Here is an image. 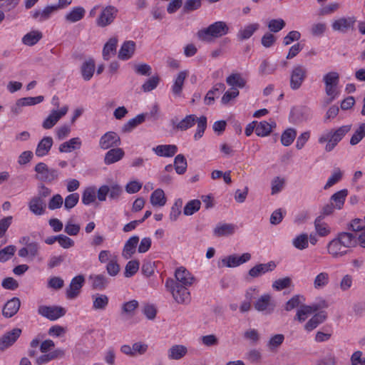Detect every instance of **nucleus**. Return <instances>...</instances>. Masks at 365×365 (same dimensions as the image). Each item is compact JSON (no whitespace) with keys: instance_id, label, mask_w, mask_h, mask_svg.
Segmentation results:
<instances>
[{"instance_id":"nucleus-17","label":"nucleus","mask_w":365,"mask_h":365,"mask_svg":"<svg viewBox=\"0 0 365 365\" xmlns=\"http://www.w3.org/2000/svg\"><path fill=\"white\" fill-rule=\"evenodd\" d=\"M88 282L92 289L103 291L110 284V279L103 274H93L88 277Z\"/></svg>"},{"instance_id":"nucleus-33","label":"nucleus","mask_w":365,"mask_h":365,"mask_svg":"<svg viewBox=\"0 0 365 365\" xmlns=\"http://www.w3.org/2000/svg\"><path fill=\"white\" fill-rule=\"evenodd\" d=\"M139 242V237L136 235L130 237L125 243L123 250V256L125 259H129L135 252L136 246Z\"/></svg>"},{"instance_id":"nucleus-4","label":"nucleus","mask_w":365,"mask_h":365,"mask_svg":"<svg viewBox=\"0 0 365 365\" xmlns=\"http://www.w3.org/2000/svg\"><path fill=\"white\" fill-rule=\"evenodd\" d=\"M307 76V70L302 64L293 66L289 76V87L292 91L299 90Z\"/></svg>"},{"instance_id":"nucleus-8","label":"nucleus","mask_w":365,"mask_h":365,"mask_svg":"<svg viewBox=\"0 0 365 365\" xmlns=\"http://www.w3.org/2000/svg\"><path fill=\"white\" fill-rule=\"evenodd\" d=\"M275 307V302L269 294L262 295L254 303L255 309L257 312H262L264 314H272L274 312Z\"/></svg>"},{"instance_id":"nucleus-6","label":"nucleus","mask_w":365,"mask_h":365,"mask_svg":"<svg viewBox=\"0 0 365 365\" xmlns=\"http://www.w3.org/2000/svg\"><path fill=\"white\" fill-rule=\"evenodd\" d=\"M123 192L121 187L118 184H113L110 186L104 185L101 186L97 191V197L99 201L106 200L108 195L111 200H118Z\"/></svg>"},{"instance_id":"nucleus-41","label":"nucleus","mask_w":365,"mask_h":365,"mask_svg":"<svg viewBox=\"0 0 365 365\" xmlns=\"http://www.w3.org/2000/svg\"><path fill=\"white\" fill-rule=\"evenodd\" d=\"M347 195V189L341 190L331 195L330 197V202L334 204L336 209L341 210L344 204Z\"/></svg>"},{"instance_id":"nucleus-63","label":"nucleus","mask_w":365,"mask_h":365,"mask_svg":"<svg viewBox=\"0 0 365 365\" xmlns=\"http://www.w3.org/2000/svg\"><path fill=\"white\" fill-rule=\"evenodd\" d=\"M79 200V195L76 192L72 193L66 196L64 200V207L67 210H70L74 207Z\"/></svg>"},{"instance_id":"nucleus-47","label":"nucleus","mask_w":365,"mask_h":365,"mask_svg":"<svg viewBox=\"0 0 365 365\" xmlns=\"http://www.w3.org/2000/svg\"><path fill=\"white\" fill-rule=\"evenodd\" d=\"M150 202L153 206H164L166 203L165 193L162 189L155 190L150 195Z\"/></svg>"},{"instance_id":"nucleus-14","label":"nucleus","mask_w":365,"mask_h":365,"mask_svg":"<svg viewBox=\"0 0 365 365\" xmlns=\"http://www.w3.org/2000/svg\"><path fill=\"white\" fill-rule=\"evenodd\" d=\"M68 110V106H64L60 110H52L48 117L43 120L42 126L44 129L53 128L57 122L63 117Z\"/></svg>"},{"instance_id":"nucleus-62","label":"nucleus","mask_w":365,"mask_h":365,"mask_svg":"<svg viewBox=\"0 0 365 365\" xmlns=\"http://www.w3.org/2000/svg\"><path fill=\"white\" fill-rule=\"evenodd\" d=\"M341 178H342L341 171L339 168L335 169L334 170V172L332 173L331 175L328 178V180H327L326 185H324V188L325 190H327V189L331 187V186H333L334 185L337 183L339 181H340Z\"/></svg>"},{"instance_id":"nucleus-34","label":"nucleus","mask_w":365,"mask_h":365,"mask_svg":"<svg viewBox=\"0 0 365 365\" xmlns=\"http://www.w3.org/2000/svg\"><path fill=\"white\" fill-rule=\"evenodd\" d=\"M187 349L185 346L175 344L172 346L168 351V356L171 360H179L186 355Z\"/></svg>"},{"instance_id":"nucleus-46","label":"nucleus","mask_w":365,"mask_h":365,"mask_svg":"<svg viewBox=\"0 0 365 365\" xmlns=\"http://www.w3.org/2000/svg\"><path fill=\"white\" fill-rule=\"evenodd\" d=\"M259 29L258 24H252L246 26L240 29L237 33V38L240 40H245L250 38L253 34Z\"/></svg>"},{"instance_id":"nucleus-56","label":"nucleus","mask_w":365,"mask_h":365,"mask_svg":"<svg viewBox=\"0 0 365 365\" xmlns=\"http://www.w3.org/2000/svg\"><path fill=\"white\" fill-rule=\"evenodd\" d=\"M325 86H337L339 83V74L336 71H330L323 76Z\"/></svg>"},{"instance_id":"nucleus-2","label":"nucleus","mask_w":365,"mask_h":365,"mask_svg":"<svg viewBox=\"0 0 365 365\" xmlns=\"http://www.w3.org/2000/svg\"><path fill=\"white\" fill-rule=\"evenodd\" d=\"M230 28L225 21H216L197 32L198 38L204 41H211L213 38H220L229 33Z\"/></svg>"},{"instance_id":"nucleus-39","label":"nucleus","mask_w":365,"mask_h":365,"mask_svg":"<svg viewBox=\"0 0 365 365\" xmlns=\"http://www.w3.org/2000/svg\"><path fill=\"white\" fill-rule=\"evenodd\" d=\"M83 78L88 81L93 77L95 71V61L89 58L83 63L81 68Z\"/></svg>"},{"instance_id":"nucleus-7","label":"nucleus","mask_w":365,"mask_h":365,"mask_svg":"<svg viewBox=\"0 0 365 365\" xmlns=\"http://www.w3.org/2000/svg\"><path fill=\"white\" fill-rule=\"evenodd\" d=\"M327 307L328 304L324 299L311 305H301L300 308L297 312L295 319L302 322L306 319L307 314L318 312L322 309L327 308Z\"/></svg>"},{"instance_id":"nucleus-32","label":"nucleus","mask_w":365,"mask_h":365,"mask_svg":"<svg viewBox=\"0 0 365 365\" xmlns=\"http://www.w3.org/2000/svg\"><path fill=\"white\" fill-rule=\"evenodd\" d=\"M327 317V312L320 311L315 314L305 324L304 328L307 331H310L317 327L318 325L324 322Z\"/></svg>"},{"instance_id":"nucleus-49","label":"nucleus","mask_w":365,"mask_h":365,"mask_svg":"<svg viewBox=\"0 0 365 365\" xmlns=\"http://www.w3.org/2000/svg\"><path fill=\"white\" fill-rule=\"evenodd\" d=\"M42 38V34L38 31H32L26 34L22 38V42L26 46L35 45Z\"/></svg>"},{"instance_id":"nucleus-48","label":"nucleus","mask_w":365,"mask_h":365,"mask_svg":"<svg viewBox=\"0 0 365 365\" xmlns=\"http://www.w3.org/2000/svg\"><path fill=\"white\" fill-rule=\"evenodd\" d=\"M187 167V160L182 154H178L174 159V168L175 172L182 175L186 172Z\"/></svg>"},{"instance_id":"nucleus-22","label":"nucleus","mask_w":365,"mask_h":365,"mask_svg":"<svg viewBox=\"0 0 365 365\" xmlns=\"http://www.w3.org/2000/svg\"><path fill=\"white\" fill-rule=\"evenodd\" d=\"M196 121V115L194 114L187 115L180 122H178L177 119H172L171 124L173 128L185 131L191 127H192Z\"/></svg>"},{"instance_id":"nucleus-1","label":"nucleus","mask_w":365,"mask_h":365,"mask_svg":"<svg viewBox=\"0 0 365 365\" xmlns=\"http://www.w3.org/2000/svg\"><path fill=\"white\" fill-rule=\"evenodd\" d=\"M351 125H342L336 130H330L324 133L319 138L320 143H327L325 147L327 152L331 151L344 136L350 131Z\"/></svg>"},{"instance_id":"nucleus-13","label":"nucleus","mask_w":365,"mask_h":365,"mask_svg":"<svg viewBox=\"0 0 365 365\" xmlns=\"http://www.w3.org/2000/svg\"><path fill=\"white\" fill-rule=\"evenodd\" d=\"M85 282V277L82 274L74 277L66 289V294L68 299H76L80 294L81 289Z\"/></svg>"},{"instance_id":"nucleus-24","label":"nucleus","mask_w":365,"mask_h":365,"mask_svg":"<svg viewBox=\"0 0 365 365\" xmlns=\"http://www.w3.org/2000/svg\"><path fill=\"white\" fill-rule=\"evenodd\" d=\"M135 50V43L133 41H126L122 44L118 57L122 61L128 60L134 54Z\"/></svg>"},{"instance_id":"nucleus-26","label":"nucleus","mask_w":365,"mask_h":365,"mask_svg":"<svg viewBox=\"0 0 365 365\" xmlns=\"http://www.w3.org/2000/svg\"><path fill=\"white\" fill-rule=\"evenodd\" d=\"M275 267L276 264L272 261L265 264H259L250 269L249 275L251 277H258L269 271H272Z\"/></svg>"},{"instance_id":"nucleus-51","label":"nucleus","mask_w":365,"mask_h":365,"mask_svg":"<svg viewBox=\"0 0 365 365\" xmlns=\"http://www.w3.org/2000/svg\"><path fill=\"white\" fill-rule=\"evenodd\" d=\"M329 282V275L327 272H323L318 274L314 279V287L317 289L324 288Z\"/></svg>"},{"instance_id":"nucleus-11","label":"nucleus","mask_w":365,"mask_h":365,"mask_svg":"<svg viewBox=\"0 0 365 365\" xmlns=\"http://www.w3.org/2000/svg\"><path fill=\"white\" fill-rule=\"evenodd\" d=\"M356 21L354 16L341 17L332 22L331 28L334 31L345 34L349 30L354 29Z\"/></svg>"},{"instance_id":"nucleus-28","label":"nucleus","mask_w":365,"mask_h":365,"mask_svg":"<svg viewBox=\"0 0 365 365\" xmlns=\"http://www.w3.org/2000/svg\"><path fill=\"white\" fill-rule=\"evenodd\" d=\"M118 41V40L116 37H112L105 43L102 51L103 58L105 61H108L111 57L115 56Z\"/></svg>"},{"instance_id":"nucleus-20","label":"nucleus","mask_w":365,"mask_h":365,"mask_svg":"<svg viewBox=\"0 0 365 365\" xmlns=\"http://www.w3.org/2000/svg\"><path fill=\"white\" fill-rule=\"evenodd\" d=\"M139 306L137 300L133 299L124 302L121 305L120 315L122 319L127 320L133 318L135 314V311Z\"/></svg>"},{"instance_id":"nucleus-23","label":"nucleus","mask_w":365,"mask_h":365,"mask_svg":"<svg viewBox=\"0 0 365 365\" xmlns=\"http://www.w3.org/2000/svg\"><path fill=\"white\" fill-rule=\"evenodd\" d=\"M21 301L18 297H13L9 300L4 305L2 314L6 318L14 316L19 310Z\"/></svg>"},{"instance_id":"nucleus-31","label":"nucleus","mask_w":365,"mask_h":365,"mask_svg":"<svg viewBox=\"0 0 365 365\" xmlns=\"http://www.w3.org/2000/svg\"><path fill=\"white\" fill-rule=\"evenodd\" d=\"M53 145L51 137H43L38 143L35 153L38 157H43L47 155Z\"/></svg>"},{"instance_id":"nucleus-50","label":"nucleus","mask_w":365,"mask_h":365,"mask_svg":"<svg viewBox=\"0 0 365 365\" xmlns=\"http://www.w3.org/2000/svg\"><path fill=\"white\" fill-rule=\"evenodd\" d=\"M227 83L230 86H235L242 88L245 87L246 81L241 76L240 73H232L226 79Z\"/></svg>"},{"instance_id":"nucleus-61","label":"nucleus","mask_w":365,"mask_h":365,"mask_svg":"<svg viewBox=\"0 0 365 365\" xmlns=\"http://www.w3.org/2000/svg\"><path fill=\"white\" fill-rule=\"evenodd\" d=\"M284 340V336L282 334H277L272 336L268 341L267 346L269 350L274 351L279 348Z\"/></svg>"},{"instance_id":"nucleus-36","label":"nucleus","mask_w":365,"mask_h":365,"mask_svg":"<svg viewBox=\"0 0 365 365\" xmlns=\"http://www.w3.org/2000/svg\"><path fill=\"white\" fill-rule=\"evenodd\" d=\"M188 76L187 71H182L178 74L174 83L172 86V92L176 96H180L184 84L185 78Z\"/></svg>"},{"instance_id":"nucleus-40","label":"nucleus","mask_w":365,"mask_h":365,"mask_svg":"<svg viewBox=\"0 0 365 365\" xmlns=\"http://www.w3.org/2000/svg\"><path fill=\"white\" fill-rule=\"evenodd\" d=\"M225 86L222 83H216L211 90H210L205 98V103L207 105H211L215 101V96H218L220 93L224 91Z\"/></svg>"},{"instance_id":"nucleus-57","label":"nucleus","mask_w":365,"mask_h":365,"mask_svg":"<svg viewBox=\"0 0 365 365\" xmlns=\"http://www.w3.org/2000/svg\"><path fill=\"white\" fill-rule=\"evenodd\" d=\"M96 199V192L94 187H87L82 195V202L86 205H90L95 202Z\"/></svg>"},{"instance_id":"nucleus-54","label":"nucleus","mask_w":365,"mask_h":365,"mask_svg":"<svg viewBox=\"0 0 365 365\" xmlns=\"http://www.w3.org/2000/svg\"><path fill=\"white\" fill-rule=\"evenodd\" d=\"M197 126L196 132L194 135L195 140H197L202 138L203 133L207 128V118L204 115L200 118L196 117V121Z\"/></svg>"},{"instance_id":"nucleus-35","label":"nucleus","mask_w":365,"mask_h":365,"mask_svg":"<svg viewBox=\"0 0 365 365\" xmlns=\"http://www.w3.org/2000/svg\"><path fill=\"white\" fill-rule=\"evenodd\" d=\"M93 309L94 310H105L108 305V297L104 294H95L92 295Z\"/></svg>"},{"instance_id":"nucleus-5","label":"nucleus","mask_w":365,"mask_h":365,"mask_svg":"<svg viewBox=\"0 0 365 365\" xmlns=\"http://www.w3.org/2000/svg\"><path fill=\"white\" fill-rule=\"evenodd\" d=\"M36 173V179L46 182H51L58 178V170L49 168L44 163H38L34 167Z\"/></svg>"},{"instance_id":"nucleus-15","label":"nucleus","mask_w":365,"mask_h":365,"mask_svg":"<svg viewBox=\"0 0 365 365\" xmlns=\"http://www.w3.org/2000/svg\"><path fill=\"white\" fill-rule=\"evenodd\" d=\"M174 282L178 285L190 287L195 280L193 275L185 267H180L175 272Z\"/></svg>"},{"instance_id":"nucleus-37","label":"nucleus","mask_w":365,"mask_h":365,"mask_svg":"<svg viewBox=\"0 0 365 365\" xmlns=\"http://www.w3.org/2000/svg\"><path fill=\"white\" fill-rule=\"evenodd\" d=\"M275 127L276 123L274 121L272 120L270 123H269L265 120H263L257 123V125L255 126V133L258 136H267L272 132V129Z\"/></svg>"},{"instance_id":"nucleus-25","label":"nucleus","mask_w":365,"mask_h":365,"mask_svg":"<svg viewBox=\"0 0 365 365\" xmlns=\"http://www.w3.org/2000/svg\"><path fill=\"white\" fill-rule=\"evenodd\" d=\"M336 237L346 250L357 246L356 235L349 232H341L337 234Z\"/></svg>"},{"instance_id":"nucleus-59","label":"nucleus","mask_w":365,"mask_h":365,"mask_svg":"<svg viewBox=\"0 0 365 365\" xmlns=\"http://www.w3.org/2000/svg\"><path fill=\"white\" fill-rule=\"evenodd\" d=\"M140 263L138 260L129 261L125 267L124 275L125 277L133 276L139 269Z\"/></svg>"},{"instance_id":"nucleus-45","label":"nucleus","mask_w":365,"mask_h":365,"mask_svg":"<svg viewBox=\"0 0 365 365\" xmlns=\"http://www.w3.org/2000/svg\"><path fill=\"white\" fill-rule=\"evenodd\" d=\"M81 141L79 138H73L68 141L64 142L59 146L61 153H71L72 150L79 148Z\"/></svg>"},{"instance_id":"nucleus-3","label":"nucleus","mask_w":365,"mask_h":365,"mask_svg":"<svg viewBox=\"0 0 365 365\" xmlns=\"http://www.w3.org/2000/svg\"><path fill=\"white\" fill-rule=\"evenodd\" d=\"M165 286L177 303L184 304L190 303V294L188 291V287L178 285L174 282V279L171 278L166 279Z\"/></svg>"},{"instance_id":"nucleus-19","label":"nucleus","mask_w":365,"mask_h":365,"mask_svg":"<svg viewBox=\"0 0 365 365\" xmlns=\"http://www.w3.org/2000/svg\"><path fill=\"white\" fill-rule=\"evenodd\" d=\"M66 351L63 349H56L49 353H44L36 359V365H43L53 360L63 359L65 356Z\"/></svg>"},{"instance_id":"nucleus-52","label":"nucleus","mask_w":365,"mask_h":365,"mask_svg":"<svg viewBox=\"0 0 365 365\" xmlns=\"http://www.w3.org/2000/svg\"><path fill=\"white\" fill-rule=\"evenodd\" d=\"M292 245L295 248L299 250H303L307 248L309 246V237L307 234L302 233L297 236L293 239Z\"/></svg>"},{"instance_id":"nucleus-18","label":"nucleus","mask_w":365,"mask_h":365,"mask_svg":"<svg viewBox=\"0 0 365 365\" xmlns=\"http://www.w3.org/2000/svg\"><path fill=\"white\" fill-rule=\"evenodd\" d=\"M327 252L333 258L341 257L349 252V250H346L345 247H343L342 244H341L336 237L327 244Z\"/></svg>"},{"instance_id":"nucleus-9","label":"nucleus","mask_w":365,"mask_h":365,"mask_svg":"<svg viewBox=\"0 0 365 365\" xmlns=\"http://www.w3.org/2000/svg\"><path fill=\"white\" fill-rule=\"evenodd\" d=\"M38 313L51 321H54L64 316L66 309L61 307L41 305L38 307Z\"/></svg>"},{"instance_id":"nucleus-27","label":"nucleus","mask_w":365,"mask_h":365,"mask_svg":"<svg viewBox=\"0 0 365 365\" xmlns=\"http://www.w3.org/2000/svg\"><path fill=\"white\" fill-rule=\"evenodd\" d=\"M125 155L124 150L120 148L110 149L105 155L104 163L110 165L120 160Z\"/></svg>"},{"instance_id":"nucleus-60","label":"nucleus","mask_w":365,"mask_h":365,"mask_svg":"<svg viewBox=\"0 0 365 365\" xmlns=\"http://www.w3.org/2000/svg\"><path fill=\"white\" fill-rule=\"evenodd\" d=\"M16 247L14 245H9L0 250V262H5L11 259L15 252Z\"/></svg>"},{"instance_id":"nucleus-64","label":"nucleus","mask_w":365,"mask_h":365,"mask_svg":"<svg viewBox=\"0 0 365 365\" xmlns=\"http://www.w3.org/2000/svg\"><path fill=\"white\" fill-rule=\"evenodd\" d=\"M267 26L271 32L277 33L285 26V22L282 19H272L268 23Z\"/></svg>"},{"instance_id":"nucleus-30","label":"nucleus","mask_w":365,"mask_h":365,"mask_svg":"<svg viewBox=\"0 0 365 365\" xmlns=\"http://www.w3.org/2000/svg\"><path fill=\"white\" fill-rule=\"evenodd\" d=\"M153 152L158 156L173 157L178 152L175 145H160L153 148Z\"/></svg>"},{"instance_id":"nucleus-38","label":"nucleus","mask_w":365,"mask_h":365,"mask_svg":"<svg viewBox=\"0 0 365 365\" xmlns=\"http://www.w3.org/2000/svg\"><path fill=\"white\" fill-rule=\"evenodd\" d=\"M236 229L233 224L223 223L218 224L213 230L214 235L217 237L228 236L232 235Z\"/></svg>"},{"instance_id":"nucleus-58","label":"nucleus","mask_w":365,"mask_h":365,"mask_svg":"<svg viewBox=\"0 0 365 365\" xmlns=\"http://www.w3.org/2000/svg\"><path fill=\"white\" fill-rule=\"evenodd\" d=\"M365 137V123H361L350 139V144L355 145Z\"/></svg>"},{"instance_id":"nucleus-16","label":"nucleus","mask_w":365,"mask_h":365,"mask_svg":"<svg viewBox=\"0 0 365 365\" xmlns=\"http://www.w3.org/2000/svg\"><path fill=\"white\" fill-rule=\"evenodd\" d=\"M21 334V329L14 328L6 332L0 338V350L4 351L12 346L19 339Z\"/></svg>"},{"instance_id":"nucleus-42","label":"nucleus","mask_w":365,"mask_h":365,"mask_svg":"<svg viewBox=\"0 0 365 365\" xmlns=\"http://www.w3.org/2000/svg\"><path fill=\"white\" fill-rule=\"evenodd\" d=\"M147 113H141L137 115L135 118L130 119L122 127V131L123 133H128L133 130L138 125L143 123L145 120Z\"/></svg>"},{"instance_id":"nucleus-55","label":"nucleus","mask_w":365,"mask_h":365,"mask_svg":"<svg viewBox=\"0 0 365 365\" xmlns=\"http://www.w3.org/2000/svg\"><path fill=\"white\" fill-rule=\"evenodd\" d=\"M201 205L199 200H192L189 201L184 207L183 213L185 215L190 216L197 212Z\"/></svg>"},{"instance_id":"nucleus-29","label":"nucleus","mask_w":365,"mask_h":365,"mask_svg":"<svg viewBox=\"0 0 365 365\" xmlns=\"http://www.w3.org/2000/svg\"><path fill=\"white\" fill-rule=\"evenodd\" d=\"M29 210L36 215H41L46 211V202L41 197H34L29 203Z\"/></svg>"},{"instance_id":"nucleus-10","label":"nucleus","mask_w":365,"mask_h":365,"mask_svg":"<svg viewBox=\"0 0 365 365\" xmlns=\"http://www.w3.org/2000/svg\"><path fill=\"white\" fill-rule=\"evenodd\" d=\"M118 9L113 6H107L103 8L99 17L96 20V24L100 27H106L112 24L115 19Z\"/></svg>"},{"instance_id":"nucleus-43","label":"nucleus","mask_w":365,"mask_h":365,"mask_svg":"<svg viewBox=\"0 0 365 365\" xmlns=\"http://www.w3.org/2000/svg\"><path fill=\"white\" fill-rule=\"evenodd\" d=\"M86 11L81 6H76L73 8L66 15L65 19L67 21L75 23L81 20L85 16Z\"/></svg>"},{"instance_id":"nucleus-44","label":"nucleus","mask_w":365,"mask_h":365,"mask_svg":"<svg viewBox=\"0 0 365 365\" xmlns=\"http://www.w3.org/2000/svg\"><path fill=\"white\" fill-rule=\"evenodd\" d=\"M323 216H318L314 220V227L317 235L320 237H326L331 232L329 225L322 222Z\"/></svg>"},{"instance_id":"nucleus-12","label":"nucleus","mask_w":365,"mask_h":365,"mask_svg":"<svg viewBox=\"0 0 365 365\" xmlns=\"http://www.w3.org/2000/svg\"><path fill=\"white\" fill-rule=\"evenodd\" d=\"M121 143L119 135L113 131L103 134L99 140V147L103 150L118 147Z\"/></svg>"},{"instance_id":"nucleus-53","label":"nucleus","mask_w":365,"mask_h":365,"mask_svg":"<svg viewBox=\"0 0 365 365\" xmlns=\"http://www.w3.org/2000/svg\"><path fill=\"white\" fill-rule=\"evenodd\" d=\"M297 135V131L294 128H288L283 132L281 136V143L284 146L290 145Z\"/></svg>"},{"instance_id":"nucleus-21","label":"nucleus","mask_w":365,"mask_h":365,"mask_svg":"<svg viewBox=\"0 0 365 365\" xmlns=\"http://www.w3.org/2000/svg\"><path fill=\"white\" fill-rule=\"evenodd\" d=\"M251 255L249 253H244L241 256L232 255L222 259V262L227 267H235L249 261Z\"/></svg>"}]
</instances>
